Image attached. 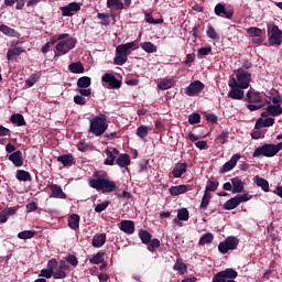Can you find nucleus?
Wrapping results in <instances>:
<instances>
[{
  "instance_id": "obj_1",
  "label": "nucleus",
  "mask_w": 282,
  "mask_h": 282,
  "mask_svg": "<svg viewBox=\"0 0 282 282\" xmlns=\"http://www.w3.org/2000/svg\"><path fill=\"white\" fill-rule=\"evenodd\" d=\"M89 133L97 138L102 135L109 129V121L105 115H90L88 117Z\"/></svg>"
},
{
  "instance_id": "obj_2",
  "label": "nucleus",
  "mask_w": 282,
  "mask_h": 282,
  "mask_svg": "<svg viewBox=\"0 0 282 282\" xmlns=\"http://www.w3.org/2000/svg\"><path fill=\"white\" fill-rule=\"evenodd\" d=\"M131 50H138V43L129 42L126 44L118 45L116 47L117 55L115 57V65H124L128 61Z\"/></svg>"
},
{
  "instance_id": "obj_3",
  "label": "nucleus",
  "mask_w": 282,
  "mask_h": 282,
  "mask_svg": "<svg viewBox=\"0 0 282 282\" xmlns=\"http://www.w3.org/2000/svg\"><path fill=\"white\" fill-rule=\"evenodd\" d=\"M281 149L282 142L278 144L265 143L254 150L253 158H261V155H263V158H274V155H276Z\"/></svg>"
},
{
  "instance_id": "obj_4",
  "label": "nucleus",
  "mask_w": 282,
  "mask_h": 282,
  "mask_svg": "<svg viewBox=\"0 0 282 282\" xmlns=\"http://www.w3.org/2000/svg\"><path fill=\"white\" fill-rule=\"evenodd\" d=\"M252 80V75L248 70L238 69L236 77H232L229 83L240 87V89H248Z\"/></svg>"
},
{
  "instance_id": "obj_5",
  "label": "nucleus",
  "mask_w": 282,
  "mask_h": 282,
  "mask_svg": "<svg viewBox=\"0 0 282 282\" xmlns=\"http://www.w3.org/2000/svg\"><path fill=\"white\" fill-rule=\"evenodd\" d=\"M89 186L96 191H102V193H113L116 183L107 178H93L89 181Z\"/></svg>"
},
{
  "instance_id": "obj_6",
  "label": "nucleus",
  "mask_w": 282,
  "mask_h": 282,
  "mask_svg": "<svg viewBox=\"0 0 282 282\" xmlns=\"http://www.w3.org/2000/svg\"><path fill=\"white\" fill-rule=\"evenodd\" d=\"M250 199H252V195L250 194H238L235 197L225 202L223 208L225 210H235V208H237L239 204H242L243 202H250Z\"/></svg>"
},
{
  "instance_id": "obj_7",
  "label": "nucleus",
  "mask_w": 282,
  "mask_h": 282,
  "mask_svg": "<svg viewBox=\"0 0 282 282\" xmlns=\"http://www.w3.org/2000/svg\"><path fill=\"white\" fill-rule=\"evenodd\" d=\"M76 47V40L69 37L65 41H59L55 46V56H65L70 50Z\"/></svg>"
},
{
  "instance_id": "obj_8",
  "label": "nucleus",
  "mask_w": 282,
  "mask_h": 282,
  "mask_svg": "<svg viewBox=\"0 0 282 282\" xmlns=\"http://www.w3.org/2000/svg\"><path fill=\"white\" fill-rule=\"evenodd\" d=\"M237 246H239V239L235 236H229L218 245V250L221 254H228V251L237 249Z\"/></svg>"
},
{
  "instance_id": "obj_9",
  "label": "nucleus",
  "mask_w": 282,
  "mask_h": 282,
  "mask_svg": "<svg viewBox=\"0 0 282 282\" xmlns=\"http://www.w3.org/2000/svg\"><path fill=\"white\" fill-rule=\"evenodd\" d=\"M268 43L269 45H281L282 43V31L276 25L268 26Z\"/></svg>"
},
{
  "instance_id": "obj_10",
  "label": "nucleus",
  "mask_w": 282,
  "mask_h": 282,
  "mask_svg": "<svg viewBox=\"0 0 282 282\" xmlns=\"http://www.w3.org/2000/svg\"><path fill=\"white\" fill-rule=\"evenodd\" d=\"M67 270H69V264L65 260L56 261L53 270V279H65L67 276Z\"/></svg>"
},
{
  "instance_id": "obj_11",
  "label": "nucleus",
  "mask_w": 282,
  "mask_h": 282,
  "mask_svg": "<svg viewBox=\"0 0 282 282\" xmlns=\"http://www.w3.org/2000/svg\"><path fill=\"white\" fill-rule=\"evenodd\" d=\"M230 90L228 93V98H232V100H243V89L236 84L229 82Z\"/></svg>"
},
{
  "instance_id": "obj_12",
  "label": "nucleus",
  "mask_w": 282,
  "mask_h": 282,
  "mask_svg": "<svg viewBox=\"0 0 282 282\" xmlns=\"http://www.w3.org/2000/svg\"><path fill=\"white\" fill-rule=\"evenodd\" d=\"M204 84L199 80H196L185 88V94L186 96H197V94H202Z\"/></svg>"
},
{
  "instance_id": "obj_13",
  "label": "nucleus",
  "mask_w": 282,
  "mask_h": 282,
  "mask_svg": "<svg viewBox=\"0 0 282 282\" xmlns=\"http://www.w3.org/2000/svg\"><path fill=\"white\" fill-rule=\"evenodd\" d=\"M62 17H74L75 12L80 10V3L72 2L68 6L62 7Z\"/></svg>"
},
{
  "instance_id": "obj_14",
  "label": "nucleus",
  "mask_w": 282,
  "mask_h": 282,
  "mask_svg": "<svg viewBox=\"0 0 282 282\" xmlns=\"http://www.w3.org/2000/svg\"><path fill=\"white\" fill-rule=\"evenodd\" d=\"M282 115V107L281 105H269L265 108V111L261 113L263 118H268V116H281Z\"/></svg>"
},
{
  "instance_id": "obj_15",
  "label": "nucleus",
  "mask_w": 282,
  "mask_h": 282,
  "mask_svg": "<svg viewBox=\"0 0 282 282\" xmlns=\"http://www.w3.org/2000/svg\"><path fill=\"white\" fill-rule=\"evenodd\" d=\"M54 268H56V259H51L47 261V269H42L40 276H44V279L54 278Z\"/></svg>"
},
{
  "instance_id": "obj_16",
  "label": "nucleus",
  "mask_w": 282,
  "mask_h": 282,
  "mask_svg": "<svg viewBox=\"0 0 282 282\" xmlns=\"http://www.w3.org/2000/svg\"><path fill=\"white\" fill-rule=\"evenodd\" d=\"M239 160H241V155L234 154L231 159L223 165L220 173H228L229 171H232V169L237 166V162H239Z\"/></svg>"
},
{
  "instance_id": "obj_17",
  "label": "nucleus",
  "mask_w": 282,
  "mask_h": 282,
  "mask_svg": "<svg viewBox=\"0 0 282 282\" xmlns=\"http://www.w3.org/2000/svg\"><path fill=\"white\" fill-rule=\"evenodd\" d=\"M101 80L106 83L110 89L120 88V80H118L113 74H105Z\"/></svg>"
},
{
  "instance_id": "obj_18",
  "label": "nucleus",
  "mask_w": 282,
  "mask_h": 282,
  "mask_svg": "<svg viewBox=\"0 0 282 282\" xmlns=\"http://www.w3.org/2000/svg\"><path fill=\"white\" fill-rule=\"evenodd\" d=\"M214 12L216 17H225V19H232V15L235 14L232 10H226V6L221 3H218L215 7Z\"/></svg>"
},
{
  "instance_id": "obj_19",
  "label": "nucleus",
  "mask_w": 282,
  "mask_h": 282,
  "mask_svg": "<svg viewBox=\"0 0 282 282\" xmlns=\"http://www.w3.org/2000/svg\"><path fill=\"white\" fill-rule=\"evenodd\" d=\"M119 229L126 235H133L135 232V223L133 220H121Z\"/></svg>"
},
{
  "instance_id": "obj_20",
  "label": "nucleus",
  "mask_w": 282,
  "mask_h": 282,
  "mask_svg": "<svg viewBox=\"0 0 282 282\" xmlns=\"http://www.w3.org/2000/svg\"><path fill=\"white\" fill-rule=\"evenodd\" d=\"M273 124H274V118L270 116L268 117L261 116L259 119H257L254 129H263V128L272 127Z\"/></svg>"
},
{
  "instance_id": "obj_21",
  "label": "nucleus",
  "mask_w": 282,
  "mask_h": 282,
  "mask_svg": "<svg viewBox=\"0 0 282 282\" xmlns=\"http://www.w3.org/2000/svg\"><path fill=\"white\" fill-rule=\"evenodd\" d=\"M48 188L52 192L51 197H54L55 199H67V194L63 192V187L56 184H51Z\"/></svg>"
},
{
  "instance_id": "obj_22",
  "label": "nucleus",
  "mask_w": 282,
  "mask_h": 282,
  "mask_svg": "<svg viewBox=\"0 0 282 282\" xmlns=\"http://www.w3.org/2000/svg\"><path fill=\"white\" fill-rule=\"evenodd\" d=\"M105 153H106L105 164L107 166H113V162H116V155H118L120 152L116 148H110V149H106Z\"/></svg>"
},
{
  "instance_id": "obj_23",
  "label": "nucleus",
  "mask_w": 282,
  "mask_h": 282,
  "mask_svg": "<svg viewBox=\"0 0 282 282\" xmlns=\"http://www.w3.org/2000/svg\"><path fill=\"white\" fill-rule=\"evenodd\" d=\"M10 162L14 164V166H23V153L21 151H15L9 155Z\"/></svg>"
},
{
  "instance_id": "obj_24",
  "label": "nucleus",
  "mask_w": 282,
  "mask_h": 282,
  "mask_svg": "<svg viewBox=\"0 0 282 282\" xmlns=\"http://www.w3.org/2000/svg\"><path fill=\"white\" fill-rule=\"evenodd\" d=\"M107 242V234H98L93 238L91 245L94 248H102Z\"/></svg>"
},
{
  "instance_id": "obj_25",
  "label": "nucleus",
  "mask_w": 282,
  "mask_h": 282,
  "mask_svg": "<svg viewBox=\"0 0 282 282\" xmlns=\"http://www.w3.org/2000/svg\"><path fill=\"white\" fill-rule=\"evenodd\" d=\"M247 100L250 104H263V98L261 97V94L252 90H249L247 93Z\"/></svg>"
},
{
  "instance_id": "obj_26",
  "label": "nucleus",
  "mask_w": 282,
  "mask_h": 282,
  "mask_svg": "<svg viewBox=\"0 0 282 282\" xmlns=\"http://www.w3.org/2000/svg\"><path fill=\"white\" fill-rule=\"evenodd\" d=\"M187 170V165L186 163H177L173 171H172V175L173 177H181L182 175H184V173H186Z\"/></svg>"
},
{
  "instance_id": "obj_27",
  "label": "nucleus",
  "mask_w": 282,
  "mask_h": 282,
  "mask_svg": "<svg viewBox=\"0 0 282 282\" xmlns=\"http://www.w3.org/2000/svg\"><path fill=\"white\" fill-rule=\"evenodd\" d=\"M0 32H2V34H4L6 36L19 39V32H17L14 29H12L6 24L0 25Z\"/></svg>"
},
{
  "instance_id": "obj_28",
  "label": "nucleus",
  "mask_w": 282,
  "mask_h": 282,
  "mask_svg": "<svg viewBox=\"0 0 282 282\" xmlns=\"http://www.w3.org/2000/svg\"><path fill=\"white\" fill-rule=\"evenodd\" d=\"M68 226L72 230H78L80 227V216L78 214H72L68 219Z\"/></svg>"
},
{
  "instance_id": "obj_29",
  "label": "nucleus",
  "mask_w": 282,
  "mask_h": 282,
  "mask_svg": "<svg viewBox=\"0 0 282 282\" xmlns=\"http://www.w3.org/2000/svg\"><path fill=\"white\" fill-rule=\"evenodd\" d=\"M254 184H257V186H260V188H262L264 193H270V183L265 181V178L261 176H256Z\"/></svg>"
},
{
  "instance_id": "obj_30",
  "label": "nucleus",
  "mask_w": 282,
  "mask_h": 282,
  "mask_svg": "<svg viewBox=\"0 0 282 282\" xmlns=\"http://www.w3.org/2000/svg\"><path fill=\"white\" fill-rule=\"evenodd\" d=\"M186 191H188V186H186V185H176V186L170 187V194L173 197H175L177 195H184V193H186Z\"/></svg>"
},
{
  "instance_id": "obj_31",
  "label": "nucleus",
  "mask_w": 282,
  "mask_h": 282,
  "mask_svg": "<svg viewBox=\"0 0 282 282\" xmlns=\"http://www.w3.org/2000/svg\"><path fill=\"white\" fill-rule=\"evenodd\" d=\"M68 69H69V72H72V74H84L85 73V66H83V63H80V62L72 63L70 65H68Z\"/></svg>"
},
{
  "instance_id": "obj_32",
  "label": "nucleus",
  "mask_w": 282,
  "mask_h": 282,
  "mask_svg": "<svg viewBox=\"0 0 282 282\" xmlns=\"http://www.w3.org/2000/svg\"><path fill=\"white\" fill-rule=\"evenodd\" d=\"M140 47L143 52H147V54H155V52H158V46L151 42H143L140 44Z\"/></svg>"
},
{
  "instance_id": "obj_33",
  "label": "nucleus",
  "mask_w": 282,
  "mask_h": 282,
  "mask_svg": "<svg viewBox=\"0 0 282 282\" xmlns=\"http://www.w3.org/2000/svg\"><path fill=\"white\" fill-rule=\"evenodd\" d=\"M23 54L22 47H14L7 52V58L8 61H15L17 56H21Z\"/></svg>"
},
{
  "instance_id": "obj_34",
  "label": "nucleus",
  "mask_w": 282,
  "mask_h": 282,
  "mask_svg": "<svg viewBox=\"0 0 282 282\" xmlns=\"http://www.w3.org/2000/svg\"><path fill=\"white\" fill-rule=\"evenodd\" d=\"M232 193H241L243 191V181L239 177H234L231 180Z\"/></svg>"
},
{
  "instance_id": "obj_35",
  "label": "nucleus",
  "mask_w": 282,
  "mask_h": 282,
  "mask_svg": "<svg viewBox=\"0 0 282 282\" xmlns=\"http://www.w3.org/2000/svg\"><path fill=\"white\" fill-rule=\"evenodd\" d=\"M219 273L223 275L225 281H228V279L229 281H232V279H237L238 276V273L232 268L220 271Z\"/></svg>"
},
{
  "instance_id": "obj_36",
  "label": "nucleus",
  "mask_w": 282,
  "mask_h": 282,
  "mask_svg": "<svg viewBox=\"0 0 282 282\" xmlns=\"http://www.w3.org/2000/svg\"><path fill=\"white\" fill-rule=\"evenodd\" d=\"M10 120L12 124H17V127H25V118H23L21 113L12 115Z\"/></svg>"
},
{
  "instance_id": "obj_37",
  "label": "nucleus",
  "mask_w": 282,
  "mask_h": 282,
  "mask_svg": "<svg viewBox=\"0 0 282 282\" xmlns=\"http://www.w3.org/2000/svg\"><path fill=\"white\" fill-rule=\"evenodd\" d=\"M117 164H118V166H120L121 169H124L126 166H129V164H131V159L129 158V154H121V155L117 159Z\"/></svg>"
},
{
  "instance_id": "obj_38",
  "label": "nucleus",
  "mask_w": 282,
  "mask_h": 282,
  "mask_svg": "<svg viewBox=\"0 0 282 282\" xmlns=\"http://www.w3.org/2000/svg\"><path fill=\"white\" fill-rule=\"evenodd\" d=\"M57 162H61L63 166H72L74 164V156L70 154L61 155L57 158Z\"/></svg>"
},
{
  "instance_id": "obj_39",
  "label": "nucleus",
  "mask_w": 282,
  "mask_h": 282,
  "mask_svg": "<svg viewBox=\"0 0 282 282\" xmlns=\"http://www.w3.org/2000/svg\"><path fill=\"white\" fill-rule=\"evenodd\" d=\"M15 177L20 182H30L32 180V175H30L25 170H19L15 174Z\"/></svg>"
},
{
  "instance_id": "obj_40",
  "label": "nucleus",
  "mask_w": 282,
  "mask_h": 282,
  "mask_svg": "<svg viewBox=\"0 0 282 282\" xmlns=\"http://www.w3.org/2000/svg\"><path fill=\"white\" fill-rule=\"evenodd\" d=\"M212 194L209 192H205L200 202V209L206 210L208 208V204H210Z\"/></svg>"
},
{
  "instance_id": "obj_41",
  "label": "nucleus",
  "mask_w": 282,
  "mask_h": 282,
  "mask_svg": "<svg viewBox=\"0 0 282 282\" xmlns=\"http://www.w3.org/2000/svg\"><path fill=\"white\" fill-rule=\"evenodd\" d=\"M174 270L178 272L180 274H186V263H184L182 260H176L174 264Z\"/></svg>"
},
{
  "instance_id": "obj_42",
  "label": "nucleus",
  "mask_w": 282,
  "mask_h": 282,
  "mask_svg": "<svg viewBox=\"0 0 282 282\" xmlns=\"http://www.w3.org/2000/svg\"><path fill=\"white\" fill-rule=\"evenodd\" d=\"M89 85H91V78L84 76L80 77L77 80V86L80 87V89H87V87H89Z\"/></svg>"
},
{
  "instance_id": "obj_43",
  "label": "nucleus",
  "mask_w": 282,
  "mask_h": 282,
  "mask_svg": "<svg viewBox=\"0 0 282 282\" xmlns=\"http://www.w3.org/2000/svg\"><path fill=\"white\" fill-rule=\"evenodd\" d=\"M173 85H174L173 79H162L158 84V87H159V89L166 90V89H171V87H173Z\"/></svg>"
},
{
  "instance_id": "obj_44",
  "label": "nucleus",
  "mask_w": 282,
  "mask_h": 282,
  "mask_svg": "<svg viewBox=\"0 0 282 282\" xmlns=\"http://www.w3.org/2000/svg\"><path fill=\"white\" fill-rule=\"evenodd\" d=\"M107 8L122 10L124 8V3H122L120 0H107Z\"/></svg>"
},
{
  "instance_id": "obj_45",
  "label": "nucleus",
  "mask_w": 282,
  "mask_h": 282,
  "mask_svg": "<svg viewBox=\"0 0 282 282\" xmlns=\"http://www.w3.org/2000/svg\"><path fill=\"white\" fill-rule=\"evenodd\" d=\"M206 33L208 39H212V41H219V34H217V31H215V28H213L212 25L207 26Z\"/></svg>"
},
{
  "instance_id": "obj_46",
  "label": "nucleus",
  "mask_w": 282,
  "mask_h": 282,
  "mask_svg": "<svg viewBox=\"0 0 282 282\" xmlns=\"http://www.w3.org/2000/svg\"><path fill=\"white\" fill-rule=\"evenodd\" d=\"M139 238L141 239L142 243H144L147 246V243H149V241H151V232H149L147 230H141V231H139Z\"/></svg>"
},
{
  "instance_id": "obj_47",
  "label": "nucleus",
  "mask_w": 282,
  "mask_h": 282,
  "mask_svg": "<svg viewBox=\"0 0 282 282\" xmlns=\"http://www.w3.org/2000/svg\"><path fill=\"white\" fill-rule=\"evenodd\" d=\"M36 235V231L34 230H24L18 234L19 239H32Z\"/></svg>"
},
{
  "instance_id": "obj_48",
  "label": "nucleus",
  "mask_w": 282,
  "mask_h": 282,
  "mask_svg": "<svg viewBox=\"0 0 282 282\" xmlns=\"http://www.w3.org/2000/svg\"><path fill=\"white\" fill-rule=\"evenodd\" d=\"M214 239L213 234H204L199 239L200 246H206V243H212Z\"/></svg>"
},
{
  "instance_id": "obj_49",
  "label": "nucleus",
  "mask_w": 282,
  "mask_h": 282,
  "mask_svg": "<svg viewBox=\"0 0 282 282\" xmlns=\"http://www.w3.org/2000/svg\"><path fill=\"white\" fill-rule=\"evenodd\" d=\"M217 186H219L218 182L207 181L205 193H213L217 191Z\"/></svg>"
},
{
  "instance_id": "obj_50",
  "label": "nucleus",
  "mask_w": 282,
  "mask_h": 282,
  "mask_svg": "<svg viewBox=\"0 0 282 282\" xmlns=\"http://www.w3.org/2000/svg\"><path fill=\"white\" fill-rule=\"evenodd\" d=\"M178 221H188V209L182 208L177 213Z\"/></svg>"
},
{
  "instance_id": "obj_51",
  "label": "nucleus",
  "mask_w": 282,
  "mask_h": 282,
  "mask_svg": "<svg viewBox=\"0 0 282 282\" xmlns=\"http://www.w3.org/2000/svg\"><path fill=\"white\" fill-rule=\"evenodd\" d=\"M145 246H148V250L150 252H153V250H155V248H160V239L154 238V239H150L149 243H147Z\"/></svg>"
},
{
  "instance_id": "obj_52",
  "label": "nucleus",
  "mask_w": 282,
  "mask_h": 282,
  "mask_svg": "<svg viewBox=\"0 0 282 282\" xmlns=\"http://www.w3.org/2000/svg\"><path fill=\"white\" fill-rule=\"evenodd\" d=\"M189 124H199L202 122V116L197 112L189 115L188 117Z\"/></svg>"
},
{
  "instance_id": "obj_53",
  "label": "nucleus",
  "mask_w": 282,
  "mask_h": 282,
  "mask_svg": "<svg viewBox=\"0 0 282 282\" xmlns=\"http://www.w3.org/2000/svg\"><path fill=\"white\" fill-rule=\"evenodd\" d=\"M105 253H97L93 258L89 259L90 263L94 265H99V263H102Z\"/></svg>"
},
{
  "instance_id": "obj_54",
  "label": "nucleus",
  "mask_w": 282,
  "mask_h": 282,
  "mask_svg": "<svg viewBox=\"0 0 282 282\" xmlns=\"http://www.w3.org/2000/svg\"><path fill=\"white\" fill-rule=\"evenodd\" d=\"M137 135L139 138H147V135H149V127L147 126H140L138 129H137Z\"/></svg>"
},
{
  "instance_id": "obj_55",
  "label": "nucleus",
  "mask_w": 282,
  "mask_h": 282,
  "mask_svg": "<svg viewBox=\"0 0 282 282\" xmlns=\"http://www.w3.org/2000/svg\"><path fill=\"white\" fill-rule=\"evenodd\" d=\"M247 33L250 35V36H261V34H263V31L259 28H249L247 29Z\"/></svg>"
},
{
  "instance_id": "obj_56",
  "label": "nucleus",
  "mask_w": 282,
  "mask_h": 282,
  "mask_svg": "<svg viewBox=\"0 0 282 282\" xmlns=\"http://www.w3.org/2000/svg\"><path fill=\"white\" fill-rule=\"evenodd\" d=\"M39 75L37 74H33L31 75L26 80L25 84L28 85V87H34V85H36V82L39 80Z\"/></svg>"
},
{
  "instance_id": "obj_57",
  "label": "nucleus",
  "mask_w": 282,
  "mask_h": 282,
  "mask_svg": "<svg viewBox=\"0 0 282 282\" xmlns=\"http://www.w3.org/2000/svg\"><path fill=\"white\" fill-rule=\"evenodd\" d=\"M108 207L109 200H105L100 204H97V206L95 207V213H102L104 210H107Z\"/></svg>"
},
{
  "instance_id": "obj_58",
  "label": "nucleus",
  "mask_w": 282,
  "mask_h": 282,
  "mask_svg": "<svg viewBox=\"0 0 282 282\" xmlns=\"http://www.w3.org/2000/svg\"><path fill=\"white\" fill-rule=\"evenodd\" d=\"M262 107H265V104H249L247 109H249V111H259Z\"/></svg>"
},
{
  "instance_id": "obj_59",
  "label": "nucleus",
  "mask_w": 282,
  "mask_h": 282,
  "mask_svg": "<svg viewBox=\"0 0 282 282\" xmlns=\"http://www.w3.org/2000/svg\"><path fill=\"white\" fill-rule=\"evenodd\" d=\"M210 52H213V47L210 46L198 48V56H208Z\"/></svg>"
},
{
  "instance_id": "obj_60",
  "label": "nucleus",
  "mask_w": 282,
  "mask_h": 282,
  "mask_svg": "<svg viewBox=\"0 0 282 282\" xmlns=\"http://www.w3.org/2000/svg\"><path fill=\"white\" fill-rule=\"evenodd\" d=\"M145 21H147V23H152L153 25H158V23L163 22L162 19H160V20L153 19V17H151V14H149V13L145 14Z\"/></svg>"
},
{
  "instance_id": "obj_61",
  "label": "nucleus",
  "mask_w": 282,
  "mask_h": 282,
  "mask_svg": "<svg viewBox=\"0 0 282 282\" xmlns=\"http://www.w3.org/2000/svg\"><path fill=\"white\" fill-rule=\"evenodd\" d=\"M74 102H75V105H87V100L85 99V97H83L80 95H76L74 97Z\"/></svg>"
},
{
  "instance_id": "obj_62",
  "label": "nucleus",
  "mask_w": 282,
  "mask_h": 282,
  "mask_svg": "<svg viewBox=\"0 0 282 282\" xmlns=\"http://www.w3.org/2000/svg\"><path fill=\"white\" fill-rule=\"evenodd\" d=\"M66 261H67V263H69L74 268H76V265H78V258H76V256H68L66 258Z\"/></svg>"
},
{
  "instance_id": "obj_63",
  "label": "nucleus",
  "mask_w": 282,
  "mask_h": 282,
  "mask_svg": "<svg viewBox=\"0 0 282 282\" xmlns=\"http://www.w3.org/2000/svg\"><path fill=\"white\" fill-rule=\"evenodd\" d=\"M218 142L226 144V142H228V132H221L218 137Z\"/></svg>"
},
{
  "instance_id": "obj_64",
  "label": "nucleus",
  "mask_w": 282,
  "mask_h": 282,
  "mask_svg": "<svg viewBox=\"0 0 282 282\" xmlns=\"http://www.w3.org/2000/svg\"><path fill=\"white\" fill-rule=\"evenodd\" d=\"M212 282H226V279L224 278L223 274H220V273L218 272L216 275H214Z\"/></svg>"
}]
</instances>
